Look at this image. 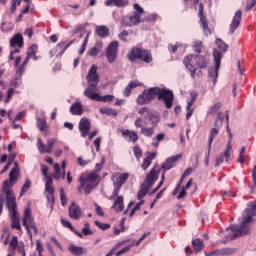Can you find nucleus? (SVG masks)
I'll list each match as a JSON object with an SVG mask.
<instances>
[{
    "label": "nucleus",
    "instance_id": "f257e3e1",
    "mask_svg": "<svg viewBox=\"0 0 256 256\" xmlns=\"http://www.w3.org/2000/svg\"><path fill=\"white\" fill-rule=\"evenodd\" d=\"M155 97H158V101H163L166 109L173 107V101L175 95L173 91L166 88L151 87L143 91L137 98L138 105H149Z\"/></svg>",
    "mask_w": 256,
    "mask_h": 256
},
{
    "label": "nucleus",
    "instance_id": "f03ea898",
    "mask_svg": "<svg viewBox=\"0 0 256 256\" xmlns=\"http://www.w3.org/2000/svg\"><path fill=\"white\" fill-rule=\"evenodd\" d=\"M210 63L209 57L201 54H188L183 59V64L187 71H189L192 79L203 77V69H207Z\"/></svg>",
    "mask_w": 256,
    "mask_h": 256
},
{
    "label": "nucleus",
    "instance_id": "7ed1b4c3",
    "mask_svg": "<svg viewBox=\"0 0 256 256\" xmlns=\"http://www.w3.org/2000/svg\"><path fill=\"white\" fill-rule=\"evenodd\" d=\"M247 216H243L239 219L240 226L231 225L230 229L233 233L232 239H237V237H243V235L249 234L251 228L249 227V223L253 221V216L256 213V201L250 202V209L246 210Z\"/></svg>",
    "mask_w": 256,
    "mask_h": 256
},
{
    "label": "nucleus",
    "instance_id": "20e7f679",
    "mask_svg": "<svg viewBox=\"0 0 256 256\" xmlns=\"http://www.w3.org/2000/svg\"><path fill=\"white\" fill-rule=\"evenodd\" d=\"M216 45L218 49L213 50L215 68L208 69V77L211 79L214 85L217 83V79L219 77V69L221 67V59H223V53H227V50L229 49V46L219 38L216 39Z\"/></svg>",
    "mask_w": 256,
    "mask_h": 256
},
{
    "label": "nucleus",
    "instance_id": "39448f33",
    "mask_svg": "<svg viewBox=\"0 0 256 256\" xmlns=\"http://www.w3.org/2000/svg\"><path fill=\"white\" fill-rule=\"evenodd\" d=\"M16 167L12 168L9 173V179L3 182L2 192L6 197V201H16L15 193L11 190V187L17 183L19 177V166L15 162Z\"/></svg>",
    "mask_w": 256,
    "mask_h": 256
},
{
    "label": "nucleus",
    "instance_id": "423d86ee",
    "mask_svg": "<svg viewBox=\"0 0 256 256\" xmlns=\"http://www.w3.org/2000/svg\"><path fill=\"white\" fill-rule=\"evenodd\" d=\"M127 57L131 63H135L137 59L144 61V63H151V61H153L151 51L143 49L141 45L133 47L131 52L128 53Z\"/></svg>",
    "mask_w": 256,
    "mask_h": 256
},
{
    "label": "nucleus",
    "instance_id": "0eeeda50",
    "mask_svg": "<svg viewBox=\"0 0 256 256\" xmlns=\"http://www.w3.org/2000/svg\"><path fill=\"white\" fill-rule=\"evenodd\" d=\"M23 226L25 227L30 239H33V233L34 235H39L37 223H35V219H33V216L31 215V208H26L24 210Z\"/></svg>",
    "mask_w": 256,
    "mask_h": 256
},
{
    "label": "nucleus",
    "instance_id": "6e6552de",
    "mask_svg": "<svg viewBox=\"0 0 256 256\" xmlns=\"http://www.w3.org/2000/svg\"><path fill=\"white\" fill-rule=\"evenodd\" d=\"M183 157V154H177L175 156H171L166 159V161L163 163L161 169H163V173L161 176V181L159 182L158 186L153 190V193H157L159 189L163 186V183H165V171H169L177 165V161Z\"/></svg>",
    "mask_w": 256,
    "mask_h": 256
},
{
    "label": "nucleus",
    "instance_id": "1a4fd4ad",
    "mask_svg": "<svg viewBox=\"0 0 256 256\" xmlns=\"http://www.w3.org/2000/svg\"><path fill=\"white\" fill-rule=\"evenodd\" d=\"M8 211L11 217V229L21 231V223L19 222V214H17V200H6Z\"/></svg>",
    "mask_w": 256,
    "mask_h": 256
},
{
    "label": "nucleus",
    "instance_id": "9d476101",
    "mask_svg": "<svg viewBox=\"0 0 256 256\" xmlns=\"http://www.w3.org/2000/svg\"><path fill=\"white\" fill-rule=\"evenodd\" d=\"M223 121H225V114L223 112H219L215 121V128H212L210 130V137L208 140L209 151H211V145H213V140L215 139V137H217V135H219V129L223 127Z\"/></svg>",
    "mask_w": 256,
    "mask_h": 256
},
{
    "label": "nucleus",
    "instance_id": "9b49d317",
    "mask_svg": "<svg viewBox=\"0 0 256 256\" xmlns=\"http://www.w3.org/2000/svg\"><path fill=\"white\" fill-rule=\"evenodd\" d=\"M118 51H119V42L112 41L106 49V58L108 63H115V61H117Z\"/></svg>",
    "mask_w": 256,
    "mask_h": 256
},
{
    "label": "nucleus",
    "instance_id": "f8f14e48",
    "mask_svg": "<svg viewBox=\"0 0 256 256\" xmlns=\"http://www.w3.org/2000/svg\"><path fill=\"white\" fill-rule=\"evenodd\" d=\"M161 172V169H159L158 166L154 167L146 176V179L144 180L142 185H145V187H148L151 189L153 185H155V181L159 179V173Z\"/></svg>",
    "mask_w": 256,
    "mask_h": 256
},
{
    "label": "nucleus",
    "instance_id": "ddd939ff",
    "mask_svg": "<svg viewBox=\"0 0 256 256\" xmlns=\"http://www.w3.org/2000/svg\"><path fill=\"white\" fill-rule=\"evenodd\" d=\"M141 23V16L137 12H133V15H127L122 18V24L124 27H135Z\"/></svg>",
    "mask_w": 256,
    "mask_h": 256
},
{
    "label": "nucleus",
    "instance_id": "4468645a",
    "mask_svg": "<svg viewBox=\"0 0 256 256\" xmlns=\"http://www.w3.org/2000/svg\"><path fill=\"white\" fill-rule=\"evenodd\" d=\"M204 9L205 7L203 6V4H200L198 17L200 19V23L204 31V35H211V29L209 28V24L207 23V17H205V13L203 12Z\"/></svg>",
    "mask_w": 256,
    "mask_h": 256
},
{
    "label": "nucleus",
    "instance_id": "2eb2a0df",
    "mask_svg": "<svg viewBox=\"0 0 256 256\" xmlns=\"http://www.w3.org/2000/svg\"><path fill=\"white\" fill-rule=\"evenodd\" d=\"M88 85H94L97 87L99 85V74L97 73V65H92L87 76Z\"/></svg>",
    "mask_w": 256,
    "mask_h": 256
},
{
    "label": "nucleus",
    "instance_id": "dca6fc26",
    "mask_svg": "<svg viewBox=\"0 0 256 256\" xmlns=\"http://www.w3.org/2000/svg\"><path fill=\"white\" fill-rule=\"evenodd\" d=\"M231 149H233V146L231 145V141H228L224 153L220 154L216 158L215 167H219V165H221V163H223L224 161L229 162V159H231Z\"/></svg>",
    "mask_w": 256,
    "mask_h": 256
},
{
    "label": "nucleus",
    "instance_id": "f3484780",
    "mask_svg": "<svg viewBox=\"0 0 256 256\" xmlns=\"http://www.w3.org/2000/svg\"><path fill=\"white\" fill-rule=\"evenodd\" d=\"M78 129L81 133V137H87L91 131V120L82 118L78 124Z\"/></svg>",
    "mask_w": 256,
    "mask_h": 256
},
{
    "label": "nucleus",
    "instance_id": "a211bd4d",
    "mask_svg": "<svg viewBox=\"0 0 256 256\" xmlns=\"http://www.w3.org/2000/svg\"><path fill=\"white\" fill-rule=\"evenodd\" d=\"M68 211L70 219H74V221H79L83 215L81 207H79L75 202L70 204Z\"/></svg>",
    "mask_w": 256,
    "mask_h": 256
},
{
    "label": "nucleus",
    "instance_id": "6ab92c4d",
    "mask_svg": "<svg viewBox=\"0 0 256 256\" xmlns=\"http://www.w3.org/2000/svg\"><path fill=\"white\" fill-rule=\"evenodd\" d=\"M190 101L188 102L187 104V107H186V119L187 121H189V119H191V117L193 116V112L195 111V109L193 108V105H195V102L197 101V97H198V94L197 92H191L190 93Z\"/></svg>",
    "mask_w": 256,
    "mask_h": 256
},
{
    "label": "nucleus",
    "instance_id": "aec40b11",
    "mask_svg": "<svg viewBox=\"0 0 256 256\" xmlns=\"http://www.w3.org/2000/svg\"><path fill=\"white\" fill-rule=\"evenodd\" d=\"M95 189V184L93 182H89L88 180H85V177H80V186L78 187V191L81 193V191H85L86 195H89L91 191Z\"/></svg>",
    "mask_w": 256,
    "mask_h": 256
},
{
    "label": "nucleus",
    "instance_id": "412c9836",
    "mask_svg": "<svg viewBox=\"0 0 256 256\" xmlns=\"http://www.w3.org/2000/svg\"><path fill=\"white\" fill-rule=\"evenodd\" d=\"M85 97L91 99V101H97L99 99V94H97V86L88 85L84 91Z\"/></svg>",
    "mask_w": 256,
    "mask_h": 256
},
{
    "label": "nucleus",
    "instance_id": "4be33fe9",
    "mask_svg": "<svg viewBox=\"0 0 256 256\" xmlns=\"http://www.w3.org/2000/svg\"><path fill=\"white\" fill-rule=\"evenodd\" d=\"M241 10L236 11L232 22L230 24V33L231 35H233L235 33V30L239 27V25H241Z\"/></svg>",
    "mask_w": 256,
    "mask_h": 256
},
{
    "label": "nucleus",
    "instance_id": "5701e85b",
    "mask_svg": "<svg viewBox=\"0 0 256 256\" xmlns=\"http://www.w3.org/2000/svg\"><path fill=\"white\" fill-rule=\"evenodd\" d=\"M23 45V35L21 33L15 34L10 40V47H19L21 49Z\"/></svg>",
    "mask_w": 256,
    "mask_h": 256
},
{
    "label": "nucleus",
    "instance_id": "b1692460",
    "mask_svg": "<svg viewBox=\"0 0 256 256\" xmlns=\"http://www.w3.org/2000/svg\"><path fill=\"white\" fill-rule=\"evenodd\" d=\"M111 209H114L116 211V213H121V211H123L125 209L123 196H118L115 199Z\"/></svg>",
    "mask_w": 256,
    "mask_h": 256
},
{
    "label": "nucleus",
    "instance_id": "393cba45",
    "mask_svg": "<svg viewBox=\"0 0 256 256\" xmlns=\"http://www.w3.org/2000/svg\"><path fill=\"white\" fill-rule=\"evenodd\" d=\"M68 251L74 256H81L87 253V250H84L83 247L76 246L75 244H70L68 247Z\"/></svg>",
    "mask_w": 256,
    "mask_h": 256
},
{
    "label": "nucleus",
    "instance_id": "a878e982",
    "mask_svg": "<svg viewBox=\"0 0 256 256\" xmlns=\"http://www.w3.org/2000/svg\"><path fill=\"white\" fill-rule=\"evenodd\" d=\"M104 3L106 7H127L129 0H106Z\"/></svg>",
    "mask_w": 256,
    "mask_h": 256
},
{
    "label": "nucleus",
    "instance_id": "bb28decb",
    "mask_svg": "<svg viewBox=\"0 0 256 256\" xmlns=\"http://www.w3.org/2000/svg\"><path fill=\"white\" fill-rule=\"evenodd\" d=\"M235 253V249L233 248H222V249H216L211 252V255L216 256H227V255H233Z\"/></svg>",
    "mask_w": 256,
    "mask_h": 256
},
{
    "label": "nucleus",
    "instance_id": "cd10ccee",
    "mask_svg": "<svg viewBox=\"0 0 256 256\" xmlns=\"http://www.w3.org/2000/svg\"><path fill=\"white\" fill-rule=\"evenodd\" d=\"M185 49H187V46H185V44L177 42L175 45L170 44L168 46V50L170 51V53H177V51H180V53L185 52Z\"/></svg>",
    "mask_w": 256,
    "mask_h": 256
},
{
    "label": "nucleus",
    "instance_id": "c85d7f7f",
    "mask_svg": "<svg viewBox=\"0 0 256 256\" xmlns=\"http://www.w3.org/2000/svg\"><path fill=\"white\" fill-rule=\"evenodd\" d=\"M71 115H83V104L81 102H75L70 107Z\"/></svg>",
    "mask_w": 256,
    "mask_h": 256
},
{
    "label": "nucleus",
    "instance_id": "c756f323",
    "mask_svg": "<svg viewBox=\"0 0 256 256\" xmlns=\"http://www.w3.org/2000/svg\"><path fill=\"white\" fill-rule=\"evenodd\" d=\"M121 133L123 137H129L132 143H137V141H139V136L137 135V132L133 130H122Z\"/></svg>",
    "mask_w": 256,
    "mask_h": 256
},
{
    "label": "nucleus",
    "instance_id": "7c9ffc66",
    "mask_svg": "<svg viewBox=\"0 0 256 256\" xmlns=\"http://www.w3.org/2000/svg\"><path fill=\"white\" fill-rule=\"evenodd\" d=\"M155 157H157V153L152 152L143 160L141 167L144 171H147V169H149V167H150L153 159H155Z\"/></svg>",
    "mask_w": 256,
    "mask_h": 256
},
{
    "label": "nucleus",
    "instance_id": "2f4dec72",
    "mask_svg": "<svg viewBox=\"0 0 256 256\" xmlns=\"http://www.w3.org/2000/svg\"><path fill=\"white\" fill-rule=\"evenodd\" d=\"M192 247L195 253H200V251H203V249H205V244L203 243V239L196 238L192 240Z\"/></svg>",
    "mask_w": 256,
    "mask_h": 256
},
{
    "label": "nucleus",
    "instance_id": "473e14b6",
    "mask_svg": "<svg viewBox=\"0 0 256 256\" xmlns=\"http://www.w3.org/2000/svg\"><path fill=\"white\" fill-rule=\"evenodd\" d=\"M192 49H193L194 53H197V55H201V53H203V50L205 49V46L203 45V41H201V40L193 41Z\"/></svg>",
    "mask_w": 256,
    "mask_h": 256
},
{
    "label": "nucleus",
    "instance_id": "72a5a7b5",
    "mask_svg": "<svg viewBox=\"0 0 256 256\" xmlns=\"http://www.w3.org/2000/svg\"><path fill=\"white\" fill-rule=\"evenodd\" d=\"M95 31L98 37L102 39L109 37V28L107 26H97Z\"/></svg>",
    "mask_w": 256,
    "mask_h": 256
},
{
    "label": "nucleus",
    "instance_id": "f704fd0d",
    "mask_svg": "<svg viewBox=\"0 0 256 256\" xmlns=\"http://www.w3.org/2000/svg\"><path fill=\"white\" fill-rule=\"evenodd\" d=\"M75 43V40H71L69 42L67 41H61L57 44V47L61 49L60 55H63L73 44Z\"/></svg>",
    "mask_w": 256,
    "mask_h": 256
},
{
    "label": "nucleus",
    "instance_id": "c9c22d12",
    "mask_svg": "<svg viewBox=\"0 0 256 256\" xmlns=\"http://www.w3.org/2000/svg\"><path fill=\"white\" fill-rule=\"evenodd\" d=\"M127 179H129V173H122L117 177L116 182L113 184L118 185L119 187H123L124 183H127Z\"/></svg>",
    "mask_w": 256,
    "mask_h": 256
},
{
    "label": "nucleus",
    "instance_id": "e433bc0d",
    "mask_svg": "<svg viewBox=\"0 0 256 256\" xmlns=\"http://www.w3.org/2000/svg\"><path fill=\"white\" fill-rule=\"evenodd\" d=\"M19 245V239L17 236H13L10 240L8 251H10V253H15V250L19 248Z\"/></svg>",
    "mask_w": 256,
    "mask_h": 256
},
{
    "label": "nucleus",
    "instance_id": "4c0bfd02",
    "mask_svg": "<svg viewBox=\"0 0 256 256\" xmlns=\"http://www.w3.org/2000/svg\"><path fill=\"white\" fill-rule=\"evenodd\" d=\"M53 179H55V181L63 179V172H61V165H59V163H54Z\"/></svg>",
    "mask_w": 256,
    "mask_h": 256
},
{
    "label": "nucleus",
    "instance_id": "58836bf2",
    "mask_svg": "<svg viewBox=\"0 0 256 256\" xmlns=\"http://www.w3.org/2000/svg\"><path fill=\"white\" fill-rule=\"evenodd\" d=\"M46 183H45V191L46 193H53L55 191V186L53 185V177L46 176Z\"/></svg>",
    "mask_w": 256,
    "mask_h": 256
},
{
    "label": "nucleus",
    "instance_id": "ea45409f",
    "mask_svg": "<svg viewBox=\"0 0 256 256\" xmlns=\"http://www.w3.org/2000/svg\"><path fill=\"white\" fill-rule=\"evenodd\" d=\"M37 148L40 153H51V149L43 143V140H41V138L37 139Z\"/></svg>",
    "mask_w": 256,
    "mask_h": 256
},
{
    "label": "nucleus",
    "instance_id": "a19ab883",
    "mask_svg": "<svg viewBox=\"0 0 256 256\" xmlns=\"http://www.w3.org/2000/svg\"><path fill=\"white\" fill-rule=\"evenodd\" d=\"M141 135H144V137H153L155 133V127H143L140 131Z\"/></svg>",
    "mask_w": 256,
    "mask_h": 256
},
{
    "label": "nucleus",
    "instance_id": "79ce46f5",
    "mask_svg": "<svg viewBox=\"0 0 256 256\" xmlns=\"http://www.w3.org/2000/svg\"><path fill=\"white\" fill-rule=\"evenodd\" d=\"M164 139H165V134L163 133L157 134V136L152 139V143H151L152 147H155V149H157V147H159V143H161V141H163Z\"/></svg>",
    "mask_w": 256,
    "mask_h": 256
},
{
    "label": "nucleus",
    "instance_id": "37998d69",
    "mask_svg": "<svg viewBox=\"0 0 256 256\" xmlns=\"http://www.w3.org/2000/svg\"><path fill=\"white\" fill-rule=\"evenodd\" d=\"M149 187L145 186L144 184L141 185L140 190L137 193V199L138 201H141V199H143V197H145V195H147V193H149Z\"/></svg>",
    "mask_w": 256,
    "mask_h": 256
},
{
    "label": "nucleus",
    "instance_id": "c03bdc74",
    "mask_svg": "<svg viewBox=\"0 0 256 256\" xmlns=\"http://www.w3.org/2000/svg\"><path fill=\"white\" fill-rule=\"evenodd\" d=\"M89 23H83V24H78L75 26V29L72 30V35H77V33H85V29H87V26Z\"/></svg>",
    "mask_w": 256,
    "mask_h": 256
},
{
    "label": "nucleus",
    "instance_id": "a18cd8bd",
    "mask_svg": "<svg viewBox=\"0 0 256 256\" xmlns=\"http://www.w3.org/2000/svg\"><path fill=\"white\" fill-rule=\"evenodd\" d=\"M99 112L102 115H112L113 117H117V110L113 108H100Z\"/></svg>",
    "mask_w": 256,
    "mask_h": 256
},
{
    "label": "nucleus",
    "instance_id": "49530a36",
    "mask_svg": "<svg viewBox=\"0 0 256 256\" xmlns=\"http://www.w3.org/2000/svg\"><path fill=\"white\" fill-rule=\"evenodd\" d=\"M113 99H115V96H114V95L100 96V95L98 94V98H97L96 101H98V102H101V101H102V103H111V102H113Z\"/></svg>",
    "mask_w": 256,
    "mask_h": 256
},
{
    "label": "nucleus",
    "instance_id": "de8ad7c7",
    "mask_svg": "<svg viewBox=\"0 0 256 256\" xmlns=\"http://www.w3.org/2000/svg\"><path fill=\"white\" fill-rule=\"evenodd\" d=\"M31 189V180L26 179L25 183L23 184L21 191H20V197H23L25 193H27Z\"/></svg>",
    "mask_w": 256,
    "mask_h": 256
},
{
    "label": "nucleus",
    "instance_id": "09e8293b",
    "mask_svg": "<svg viewBox=\"0 0 256 256\" xmlns=\"http://www.w3.org/2000/svg\"><path fill=\"white\" fill-rule=\"evenodd\" d=\"M114 185V190L112 192V194L109 196V200L113 201L114 199H117L119 197V191H121V187L117 184H113Z\"/></svg>",
    "mask_w": 256,
    "mask_h": 256
},
{
    "label": "nucleus",
    "instance_id": "8fccbe9b",
    "mask_svg": "<svg viewBox=\"0 0 256 256\" xmlns=\"http://www.w3.org/2000/svg\"><path fill=\"white\" fill-rule=\"evenodd\" d=\"M149 120L152 123V127H156L157 123H159L160 119H159V114H153L152 112H150L148 114Z\"/></svg>",
    "mask_w": 256,
    "mask_h": 256
},
{
    "label": "nucleus",
    "instance_id": "3c124183",
    "mask_svg": "<svg viewBox=\"0 0 256 256\" xmlns=\"http://www.w3.org/2000/svg\"><path fill=\"white\" fill-rule=\"evenodd\" d=\"M38 50L39 46H37V44H32L27 51L28 58H32L33 56H35V53H37Z\"/></svg>",
    "mask_w": 256,
    "mask_h": 256
},
{
    "label": "nucleus",
    "instance_id": "603ef678",
    "mask_svg": "<svg viewBox=\"0 0 256 256\" xmlns=\"http://www.w3.org/2000/svg\"><path fill=\"white\" fill-rule=\"evenodd\" d=\"M97 179H99V175L97 174V172H92L88 174L86 177H84V180L94 184H95V181H97Z\"/></svg>",
    "mask_w": 256,
    "mask_h": 256
},
{
    "label": "nucleus",
    "instance_id": "864d4df0",
    "mask_svg": "<svg viewBox=\"0 0 256 256\" xmlns=\"http://www.w3.org/2000/svg\"><path fill=\"white\" fill-rule=\"evenodd\" d=\"M23 85V81H21V78H14L10 81V87L11 89H17Z\"/></svg>",
    "mask_w": 256,
    "mask_h": 256
},
{
    "label": "nucleus",
    "instance_id": "5fc2aeb1",
    "mask_svg": "<svg viewBox=\"0 0 256 256\" xmlns=\"http://www.w3.org/2000/svg\"><path fill=\"white\" fill-rule=\"evenodd\" d=\"M46 198L48 203H50L51 207H53V205H55V190H52V192H46Z\"/></svg>",
    "mask_w": 256,
    "mask_h": 256
},
{
    "label": "nucleus",
    "instance_id": "6e6d98bb",
    "mask_svg": "<svg viewBox=\"0 0 256 256\" xmlns=\"http://www.w3.org/2000/svg\"><path fill=\"white\" fill-rule=\"evenodd\" d=\"M145 203V200H141L140 202H138L131 210L129 217H133V215H135V213H137V211H139L141 209V205H143Z\"/></svg>",
    "mask_w": 256,
    "mask_h": 256
},
{
    "label": "nucleus",
    "instance_id": "4d7b16f0",
    "mask_svg": "<svg viewBox=\"0 0 256 256\" xmlns=\"http://www.w3.org/2000/svg\"><path fill=\"white\" fill-rule=\"evenodd\" d=\"M37 127L40 129V131H45V129H47V120L46 119H38Z\"/></svg>",
    "mask_w": 256,
    "mask_h": 256
},
{
    "label": "nucleus",
    "instance_id": "13d9d810",
    "mask_svg": "<svg viewBox=\"0 0 256 256\" xmlns=\"http://www.w3.org/2000/svg\"><path fill=\"white\" fill-rule=\"evenodd\" d=\"M83 235H93V230H91V225H89V222H86L84 224V228L82 229Z\"/></svg>",
    "mask_w": 256,
    "mask_h": 256
},
{
    "label": "nucleus",
    "instance_id": "bf43d9fd",
    "mask_svg": "<svg viewBox=\"0 0 256 256\" xmlns=\"http://www.w3.org/2000/svg\"><path fill=\"white\" fill-rule=\"evenodd\" d=\"M94 223H95L96 227H98L102 231H107V229H111V224L101 223L99 221H95Z\"/></svg>",
    "mask_w": 256,
    "mask_h": 256
},
{
    "label": "nucleus",
    "instance_id": "052dcab7",
    "mask_svg": "<svg viewBox=\"0 0 256 256\" xmlns=\"http://www.w3.org/2000/svg\"><path fill=\"white\" fill-rule=\"evenodd\" d=\"M133 9L135 10V13L139 15V17H141L145 13L143 7H141V5H139L138 3L133 4Z\"/></svg>",
    "mask_w": 256,
    "mask_h": 256
},
{
    "label": "nucleus",
    "instance_id": "680f3d73",
    "mask_svg": "<svg viewBox=\"0 0 256 256\" xmlns=\"http://www.w3.org/2000/svg\"><path fill=\"white\" fill-rule=\"evenodd\" d=\"M60 201L62 207H65V205H67V196L65 195V189L63 188L60 189Z\"/></svg>",
    "mask_w": 256,
    "mask_h": 256
},
{
    "label": "nucleus",
    "instance_id": "e2e57ef3",
    "mask_svg": "<svg viewBox=\"0 0 256 256\" xmlns=\"http://www.w3.org/2000/svg\"><path fill=\"white\" fill-rule=\"evenodd\" d=\"M133 153H134L136 159H141V157L143 155V150H141V148L139 146H134Z\"/></svg>",
    "mask_w": 256,
    "mask_h": 256
},
{
    "label": "nucleus",
    "instance_id": "0e129e2a",
    "mask_svg": "<svg viewBox=\"0 0 256 256\" xmlns=\"http://www.w3.org/2000/svg\"><path fill=\"white\" fill-rule=\"evenodd\" d=\"M219 109H221V103H216V104H214L211 108H210V110H209V114L210 115H215V113H217L218 111H219Z\"/></svg>",
    "mask_w": 256,
    "mask_h": 256
},
{
    "label": "nucleus",
    "instance_id": "69168bd1",
    "mask_svg": "<svg viewBox=\"0 0 256 256\" xmlns=\"http://www.w3.org/2000/svg\"><path fill=\"white\" fill-rule=\"evenodd\" d=\"M60 221H61V224L63 225V227H67V229H70V231H73V224H71V222H69V220H67L65 218H61Z\"/></svg>",
    "mask_w": 256,
    "mask_h": 256
},
{
    "label": "nucleus",
    "instance_id": "338daca9",
    "mask_svg": "<svg viewBox=\"0 0 256 256\" xmlns=\"http://www.w3.org/2000/svg\"><path fill=\"white\" fill-rule=\"evenodd\" d=\"M12 1H13V3L10 7V11H11L10 15H13V12L17 10V5L18 6L21 5V0H12Z\"/></svg>",
    "mask_w": 256,
    "mask_h": 256
},
{
    "label": "nucleus",
    "instance_id": "774afa93",
    "mask_svg": "<svg viewBox=\"0 0 256 256\" xmlns=\"http://www.w3.org/2000/svg\"><path fill=\"white\" fill-rule=\"evenodd\" d=\"M256 5V0H248L246 5V11H251Z\"/></svg>",
    "mask_w": 256,
    "mask_h": 256
}]
</instances>
